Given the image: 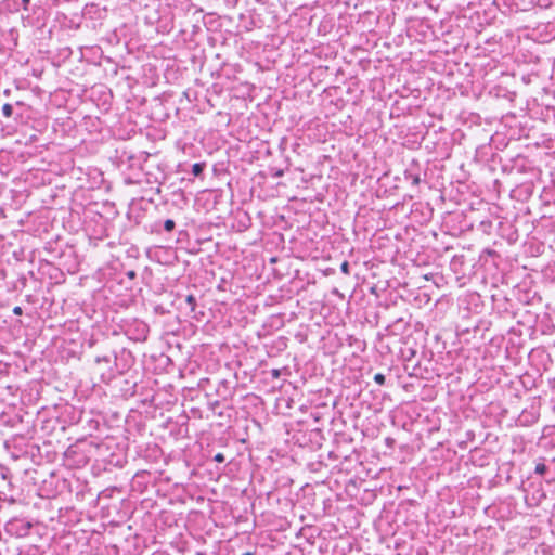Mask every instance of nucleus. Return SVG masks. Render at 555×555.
I'll return each instance as SVG.
<instances>
[{"label": "nucleus", "instance_id": "1", "mask_svg": "<svg viewBox=\"0 0 555 555\" xmlns=\"http://www.w3.org/2000/svg\"><path fill=\"white\" fill-rule=\"evenodd\" d=\"M204 168H205L204 163H195L192 166V173L197 177L203 172Z\"/></svg>", "mask_w": 555, "mask_h": 555}, {"label": "nucleus", "instance_id": "2", "mask_svg": "<svg viewBox=\"0 0 555 555\" xmlns=\"http://www.w3.org/2000/svg\"><path fill=\"white\" fill-rule=\"evenodd\" d=\"M2 114H3V116H5V117H8V118H9V117H11V116H12V114H13V107H12V105H11V104H8V103H7V104H4V105L2 106Z\"/></svg>", "mask_w": 555, "mask_h": 555}, {"label": "nucleus", "instance_id": "3", "mask_svg": "<svg viewBox=\"0 0 555 555\" xmlns=\"http://www.w3.org/2000/svg\"><path fill=\"white\" fill-rule=\"evenodd\" d=\"M546 469H547V467L544 463H538L535 465L534 472L538 475H543V474H545Z\"/></svg>", "mask_w": 555, "mask_h": 555}, {"label": "nucleus", "instance_id": "4", "mask_svg": "<svg viewBox=\"0 0 555 555\" xmlns=\"http://www.w3.org/2000/svg\"><path fill=\"white\" fill-rule=\"evenodd\" d=\"M164 229L167 231V232H171L173 229H175V221L171 220V219H167L165 222H164Z\"/></svg>", "mask_w": 555, "mask_h": 555}, {"label": "nucleus", "instance_id": "5", "mask_svg": "<svg viewBox=\"0 0 555 555\" xmlns=\"http://www.w3.org/2000/svg\"><path fill=\"white\" fill-rule=\"evenodd\" d=\"M374 382L378 385H384L385 376L382 373H377L374 375Z\"/></svg>", "mask_w": 555, "mask_h": 555}, {"label": "nucleus", "instance_id": "6", "mask_svg": "<svg viewBox=\"0 0 555 555\" xmlns=\"http://www.w3.org/2000/svg\"><path fill=\"white\" fill-rule=\"evenodd\" d=\"M340 270L343 273L348 274L349 273V263L347 261L343 262L340 266Z\"/></svg>", "mask_w": 555, "mask_h": 555}, {"label": "nucleus", "instance_id": "7", "mask_svg": "<svg viewBox=\"0 0 555 555\" xmlns=\"http://www.w3.org/2000/svg\"><path fill=\"white\" fill-rule=\"evenodd\" d=\"M186 302L191 306L192 310L194 309V306H195V298L193 295H189L186 297Z\"/></svg>", "mask_w": 555, "mask_h": 555}, {"label": "nucleus", "instance_id": "8", "mask_svg": "<svg viewBox=\"0 0 555 555\" xmlns=\"http://www.w3.org/2000/svg\"><path fill=\"white\" fill-rule=\"evenodd\" d=\"M214 460H215L216 462H218V463H222V462H224L225 457H224V455H223L222 453H217V454L215 455Z\"/></svg>", "mask_w": 555, "mask_h": 555}, {"label": "nucleus", "instance_id": "9", "mask_svg": "<svg viewBox=\"0 0 555 555\" xmlns=\"http://www.w3.org/2000/svg\"><path fill=\"white\" fill-rule=\"evenodd\" d=\"M127 276L129 279H134L135 278V272L134 271H129V272H127Z\"/></svg>", "mask_w": 555, "mask_h": 555}, {"label": "nucleus", "instance_id": "10", "mask_svg": "<svg viewBox=\"0 0 555 555\" xmlns=\"http://www.w3.org/2000/svg\"><path fill=\"white\" fill-rule=\"evenodd\" d=\"M13 312H14V314H21L22 313V308L21 307H15L13 309Z\"/></svg>", "mask_w": 555, "mask_h": 555}, {"label": "nucleus", "instance_id": "11", "mask_svg": "<svg viewBox=\"0 0 555 555\" xmlns=\"http://www.w3.org/2000/svg\"><path fill=\"white\" fill-rule=\"evenodd\" d=\"M23 1V4H24V8H26V5L29 3V0H22Z\"/></svg>", "mask_w": 555, "mask_h": 555}, {"label": "nucleus", "instance_id": "12", "mask_svg": "<svg viewBox=\"0 0 555 555\" xmlns=\"http://www.w3.org/2000/svg\"><path fill=\"white\" fill-rule=\"evenodd\" d=\"M244 555H251V553H245Z\"/></svg>", "mask_w": 555, "mask_h": 555}]
</instances>
